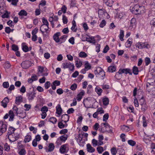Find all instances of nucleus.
Wrapping results in <instances>:
<instances>
[{
    "label": "nucleus",
    "mask_w": 155,
    "mask_h": 155,
    "mask_svg": "<svg viewBox=\"0 0 155 155\" xmlns=\"http://www.w3.org/2000/svg\"><path fill=\"white\" fill-rule=\"evenodd\" d=\"M132 11L136 15L143 14L144 13V8L143 6L136 4L132 8Z\"/></svg>",
    "instance_id": "nucleus-1"
},
{
    "label": "nucleus",
    "mask_w": 155,
    "mask_h": 155,
    "mask_svg": "<svg viewBox=\"0 0 155 155\" xmlns=\"http://www.w3.org/2000/svg\"><path fill=\"white\" fill-rule=\"evenodd\" d=\"M62 68L64 69L68 68L71 71H74V65L70 62H66L62 64Z\"/></svg>",
    "instance_id": "nucleus-2"
},
{
    "label": "nucleus",
    "mask_w": 155,
    "mask_h": 155,
    "mask_svg": "<svg viewBox=\"0 0 155 155\" xmlns=\"http://www.w3.org/2000/svg\"><path fill=\"white\" fill-rule=\"evenodd\" d=\"M8 138L11 142H14L19 138V135L17 133H13L8 136Z\"/></svg>",
    "instance_id": "nucleus-3"
},
{
    "label": "nucleus",
    "mask_w": 155,
    "mask_h": 155,
    "mask_svg": "<svg viewBox=\"0 0 155 155\" xmlns=\"http://www.w3.org/2000/svg\"><path fill=\"white\" fill-rule=\"evenodd\" d=\"M48 75V73L45 72L44 70V68L41 66H39L38 69L37 75L38 76H45Z\"/></svg>",
    "instance_id": "nucleus-4"
},
{
    "label": "nucleus",
    "mask_w": 155,
    "mask_h": 155,
    "mask_svg": "<svg viewBox=\"0 0 155 155\" xmlns=\"http://www.w3.org/2000/svg\"><path fill=\"white\" fill-rule=\"evenodd\" d=\"M136 46L137 48L140 49H142L145 48H148L150 47L148 44L146 43H142L141 42L137 43L136 45Z\"/></svg>",
    "instance_id": "nucleus-5"
},
{
    "label": "nucleus",
    "mask_w": 155,
    "mask_h": 155,
    "mask_svg": "<svg viewBox=\"0 0 155 155\" xmlns=\"http://www.w3.org/2000/svg\"><path fill=\"white\" fill-rule=\"evenodd\" d=\"M7 129L6 124L3 122H0V136L6 132Z\"/></svg>",
    "instance_id": "nucleus-6"
},
{
    "label": "nucleus",
    "mask_w": 155,
    "mask_h": 155,
    "mask_svg": "<svg viewBox=\"0 0 155 155\" xmlns=\"http://www.w3.org/2000/svg\"><path fill=\"white\" fill-rule=\"evenodd\" d=\"M68 150L69 149L68 145L65 144L61 146L59 150L61 153L64 154L67 152Z\"/></svg>",
    "instance_id": "nucleus-7"
},
{
    "label": "nucleus",
    "mask_w": 155,
    "mask_h": 155,
    "mask_svg": "<svg viewBox=\"0 0 155 155\" xmlns=\"http://www.w3.org/2000/svg\"><path fill=\"white\" fill-rule=\"evenodd\" d=\"M31 62L29 61H23L21 64V66L23 69H26L28 68L31 66Z\"/></svg>",
    "instance_id": "nucleus-8"
},
{
    "label": "nucleus",
    "mask_w": 155,
    "mask_h": 155,
    "mask_svg": "<svg viewBox=\"0 0 155 155\" xmlns=\"http://www.w3.org/2000/svg\"><path fill=\"white\" fill-rule=\"evenodd\" d=\"M49 29L48 25H42L40 27V30L42 32V34L44 35V33H48Z\"/></svg>",
    "instance_id": "nucleus-9"
},
{
    "label": "nucleus",
    "mask_w": 155,
    "mask_h": 155,
    "mask_svg": "<svg viewBox=\"0 0 155 155\" xmlns=\"http://www.w3.org/2000/svg\"><path fill=\"white\" fill-rule=\"evenodd\" d=\"M85 41L93 44H95L96 43V41L94 37H90L89 36L87 35L86 37Z\"/></svg>",
    "instance_id": "nucleus-10"
},
{
    "label": "nucleus",
    "mask_w": 155,
    "mask_h": 155,
    "mask_svg": "<svg viewBox=\"0 0 155 155\" xmlns=\"http://www.w3.org/2000/svg\"><path fill=\"white\" fill-rule=\"evenodd\" d=\"M60 35L61 33L60 32H58L54 35L53 38L56 42L58 43L60 42V39L59 38V36Z\"/></svg>",
    "instance_id": "nucleus-11"
},
{
    "label": "nucleus",
    "mask_w": 155,
    "mask_h": 155,
    "mask_svg": "<svg viewBox=\"0 0 155 155\" xmlns=\"http://www.w3.org/2000/svg\"><path fill=\"white\" fill-rule=\"evenodd\" d=\"M9 102V100L8 97H5L1 102V105L4 108H6Z\"/></svg>",
    "instance_id": "nucleus-12"
},
{
    "label": "nucleus",
    "mask_w": 155,
    "mask_h": 155,
    "mask_svg": "<svg viewBox=\"0 0 155 155\" xmlns=\"http://www.w3.org/2000/svg\"><path fill=\"white\" fill-rule=\"evenodd\" d=\"M93 129L94 130L97 131L98 129L99 128V130L101 132L104 133L105 132V131L103 129V128L102 127H99V124L98 123H96L94 125L93 127Z\"/></svg>",
    "instance_id": "nucleus-13"
},
{
    "label": "nucleus",
    "mask_w": 155,
    "mask_h": 155,
    "mask_svg": "<svg viewBox=\"0 0 155 155\" xmlns=\"http://www.w3.org/2000/svg\"><path fill=\"white\" fill-rule=\"evenodd\" d=\"M28 98L29 101L33 100L35 97V93L34 92H30L27 94Z\"/></svg>",
    "instance_id": "nucleus-14"
},
{
    "label": "nucleus",
    "mask_w": 155,
    "mask_h": 155,
    "mask_svg": "<svg viewBox=\"0 0 155 155\" xmlns=\"http://www.w3.org/2000/svg\"><path fill=\"white\" fill-rule=\"evenodd\" d=\"M119 70L120 71V73L121 74L122 73H125L126 74H127L128 73L131 75L132 74L131 70L129 68L124 69H120Z\"/></svg>",
    "instance_id": "nucleus-15"
},
{
    "label": "nucleus",
    "mask_w": 155,
    "mask_h": 155,
    "mask_svg": "<svg viewBox=\"0 0 155 155\" xmlns=\"http://www.w3.org/2000/svg\"><path fill=\"white\" fill-rule=\"evenodd\" d=\"M69 116L67 114H64L61 116V121L66 123L69 120Z\"/></svg>",
    "instance_id": "nucleus-16"
},
{
    "label": "nucleus",
    "mask_w": 155,
    "mask_h": 155,
    "mask_svg": "<svg viewBox=\"0 0 155 155\" xmlns=\"http://www.w3.org/2000/svg\"><path fill=\"white\" fill-rule=\"evenodd\" d=\"M99 71L98 75L97 76V77L101 79H104L105 76V72L101 69H100Z\"/></svg>",
    "instance_id": "nucleus-17"
},
{
    "label": "nucleus",
    "mask_w": 155,
    "mask_h": 155,
    "mask_svg": "<svg viewBox=\"0 0 155 155\" xmlns=\"http://www.w3.org/2000/svg\"><path fill=\"white\" fill-rule=\"evenodd\" d=\"M22 48L23 51L25 52H27L31 50V49H29V48L26 45V43H23L21 44Z\"/></svg>",
    "instance_id": "nucleus-18"
},
{
    "label": "nucleus",
    "mask_w": 155,
    "mask_h": 155,
    "mask_svg": "<svg viewBox=\"0 0 155 155\" xmlns=\"http://www.w3.org/2000/svg\"><path fill=\"white\" fill-rule=\"evenodd\" d=\"M87 149L88 152L93 153L95 151V149L89 143L87 144Z\"/></svg>",
    "instance_id": "nucleus-19"
},
{
    "label": "nucleus",
    "mask_w": 155,
    "mask_h": 155,
    "mask_svg": "<svg viewBox=\"0 0 155 155\" xmlns=\"http://www.w3.org/2000/svg\"><path fill=\"white\" fill-rule=\"evenodd\" d=\"M104 126V127L105 128L106 130L107 131H111L112 130L110 129L111 127L107 123H103L101 124V126H102V125Z\"/></svg>",
    "instance_id": "nucleus-20"
},
{
    "label": "nucleus",
    "mask_w": 155,
    "mask_h": 155,
    "mask_svg": "<svg viewBox=\"0 0 155 155\" xmlns=\"http://www.w3.org/2000/svg\"><path fill=\"white\" fill-rule=\"evenodd\" d=\"M22 97L21 96L16 97L15 103L16 104H19L20 103L22 102Z\"/></svg>",
    "instance_id": "nucleus-21"
},
{
    "label": "nucleus",
    "mask_w": 155,
    "mask_h": 155,
    "mask_svg": "<svg viewBox=\"0 0 155 155\" xmlns=\"http://www.w3.org/2000/svg\"><path fill=\"white\" fill-rule=\"evenodd\" d=\"M15 130V128H13L12 127H10L8 128L7 136L13 133H15L14 132V131Z\"/></svg>",
    "instance_id": "nucleus-22"
},
{
    "label": "nucleus",
    "mask_w": 155,
    "mask_h": 155,
    "mask_svg": "<svg viewBox=\"0 0 155 155\" xmlns=\"http://www.w3.org/2000/svg\"><path fill=\"white\" fill-rule=\"evenodd\" d=\"M48 147V149H47L46 151L47 152H51L54 150V146L53 143H51L49 144Z\"/></svg>",
    "instance_id": "nucleus-23"
},
{
    "label": "nucleus",
    "mask_w": 155,
    "mask_h": 155,
    "mask_svg": "<svg viewBox=\"0 0 155 155\" xmlns=\"http://www.w3.org/2000/svg\"><path fill=\"white\" fill-rule=\"evenodd\" d=\"M56 113L58 115H61V113L62 110L61 108V105L60 104H58L56 107Z\"/></svg>",
    "instance_id": "nucleus-24"
},
{
    "label": "nucleus",
    "mask_w": 155,
    "mask_h": 155,
    "mask_svg": "<svg viewBox=\"0 0 155 155\" xmlns=\"http://www.w3.org/2000/svg\"><path fill=\"white\" fill-rule=\"evenodd\" d=\"M9 116V120L12 121L13 120L14 117V114L13 111L12 110H10L8 113Z\"/></svg>",
    "instance_id": "nucleus-25"
},
{
    "label": "nucleus",
    "mask_w": 155,
    "mask_h": 155,
    "mask_svg": "<svg viewBox=\"0 0 155 155\" xmlns=\"http://www.w3.org/2000/svg\"><path fill=\"white\" fill-rule=\"evenodd\" d=\"M103 2L108 6L111 7L112 6L113 1L112 0H103Z\"/></svg>",
    "instance_id": "nucleus-26"
},
{
    "label": "nucleus",
    "mask_w": 155,
    "mask_h": 155,
    "mask_svg": "<svg viewBox=\"0 0 155 155\" xmlns=\"http://www.w3.org/2000/svg\"><path fill=\"white\" fill-rule=\"evenodd\" d=\"M116 70V67L115 66H110L108 68V71L110 72L113 73Z\"/></svg>",
    "instance_id": "nucleus-27"
},
{
    "label": "nucleus",
    "mask_w": 155,
    "mask_h": 155,
    "mask_svg": "<svg viewBox=\"0 0 155 155\" xmlns=\"http://www.w3.org/2000/svg\"><path fill=\"white\" fill-rule=\"evenodd\" d=\"M84 91L81 92L77 96V100L78 101H80L82 99L83 96L84 95Z\"/></svg>",
    "instance_id": "nucleus-28"
},
{
    "label": "nucleus",
    "mask_w": 155,
    "mask_h": 155,
    "mask_svg": "<svg viewBox=\"0 0 155 155\" xmlns=\"http://www.w3.org/2000/svg\"><path fill=\"white\" fill-rule=\"evenodd\" d=\"M103 102L104 105L107 106L109 104V100L107 97H105L103 99Z\"/></svg>",
    "instance_id": "nucleus-29"
},
{
    "label": "nucleus",
    "mask_w": 155,
    "mask_h": 155,
    "mask_svg": "<svg viewBox=\"0 0 155 155\" xmlns=\"http://www.w3.org/2000/svg\"><path fill=\"white\" fill-rule=\"evenodd\" d=\"M95 91L98 95L100 96L101 95V94L102 93L103 91L101 88L97 86L95 88Z\"/></svg>",
    "instance_id": "nucleus-30"
},
{
    "label": "nucleus",
    "mask_w": 155,
    "mask_h": 155,
    "mask_svg": "<svg viewBox=\"0 0 155 155\" xmlns=\"http://www.w3.org/2000/svg\"><path fill=\"white\" fill-rule=\"evenodd\" d=\"M124 31L121 29H120V34L119 35L120 39V40L122 41L124 40L123 38L124 36Z\"/></svg>",
    "instance_id": "nucleus-31"
},
{
    "label": "nucleus",
    "mask_w": 155,
    "mask_h": 155,
    "mask_svg": "<svg viewBox=\"0 0 155 155\" xmlns=\"http://www.w3.org/2000/svg\"><path fill=\"white\" fill-rule=\"evenodd\" d=\"M133 72L135 75L138 74L139 72L138 68L136 66H134L133 68Z\"/></svg>",
    "instance_id": "nucleus-32"
},
{
    "label": "nucleus",
    "mask_w": 155,
    "mask_h": 155,
    "mask_svg": "<svg viewBox=\"0 0 155 155\" xmlns=\"http://www.w3.org/2000/svg\"><path fill=\"white\" fill-rule=\"evenodd\" d=\"M82 65V63L80 60H77L75 61V65L78 68H80Z\"/></svg>",
    "instance_id": "nucleus-33"
},
{
    "label": "nucleus",
    "mask_w": 155,
    "mask_h": 155,
    "mask_svg": "<svg viewBox=\"0 0 155 155\" xmlns=\"http://www.w3.org/2000/svg\"><path fill=\"white\" fill-rule=\"evenodd\" d=\"M132 43V41L131 39L129 38L126 42V47L127 48L130 47Z\"/></svg>",
    "instance_id": "nucleus-34"
},
{
    "label": "nucleus",
    "mask_w": 155,
    "mask_h": 155,
    "mask_svg": "<svg viewBox=\"0 0 155 155\" xmlns=\"http://www.w3.org/2000/svg\"><path fill=\"white\" fill-rule=\"evenodd\" d=\"M136 22V19L134 18H133L130 21V27L131 26L132 28H133L134 26H135Z\"/></svg>",
    "instance_id": "nucleus-35"
},
{
    "label": "nucleus",
    "mask_w": 155,
    "mask_h": 155,
    "mask_svg": "<svg viewBox=\"0 0 155 155\" xmlns=\"http://www.w3.org/2000/svg\"><path fill=\"white\" fill-rule=\"evenodd\" d=\"M120 73V71L119 70L116 73L114 77L117 79H119L121 78L122 75Z\"/></svg>",
    "instance_id": "nucleus-36"
},
{
    "label": "nucleus",
    "mask_w": 155,
    "mask_h": 155,
    "mask_svg": "<svg viewBox=\"0 0 155 155\" xmlns=\"http://www.w3.org/2000/svg\"><path fill=\"white\" fill-rule=\"evenodd\" d=\"M18 15L20 16H26L27 15V13L25 10H22L19 12Z\"/></svg>",
    "instance_id": "nucleus-37"
},
{
    "label": "nucleus",
    "mask_w": 155,
    "mask_h": 155,
    "mask_svg": "<svg viewBox=\"0 0 155 155\" xmlns=\"http://www.w3.org/2000/svg\"><path fill=\"white\" fill-rule=\"evenodd\" d=\"M31 140V136L30 135H27L25 138L24 141L25 143L29 142Z\"/></svg>",
    "instance_id": "nucleus-38"
},
{
    "label": "nucleus",
    "mask_w": 155,
    "mask_h": 155,
    "mask_svg": "<svg viewBox=\"0 0 155 155\" xmlns=\"http://www.w3.org/2000/svg\"><path fill=\"white\" fill-rule=\"evenodd\" d=\"M87 56V55L86 53L84 51L81 52L79 54V56L81 58H86Z\"/></svg>",
    "instance_id": "nucleus-39"
},
{
    "label": "nucleus",
    "mask_w": 155,
    "mask_h": 155,
    "mask_svg": "<svg viewBox=\"0 0 155 155\" xmlns=\"http://www.w3.org/2000/svg\"><path fill=\"white\" fill-rule=\"evenodd\" d=\"M91 102L87 101V100L84 99L83 101V104L84 107H86L87 108H89L90 107L88 106L89 104Z\"/></svg>",
    "instance_id": "nucleus-40"
},
{
    "label": "nucleus",
    "mask_w": 155,
    "mask_h": 155,
    "mask_svg": "<svg viewBox=\"0 0 155 155\" xmlns=\"http://www.w3.org/2000/svg\"><path fill=\"white\" fill-rule=\"evenodd\" d=\"M49 121L53 124H55L57 122V119L55 117H52L50 118Z\"/></svg>",
    "instance_id": "nucleus-41"
},
{
    "label": "nucleus",
    "mask_w": 155,
    "mask_h": 155,
    "mask_svg": "<svg viewBox=\"0 0 155 155\" xmlns=\"http://www.w3.org/2000/svg\"><path fill=\"white\" fill-rule=\"evenodd\" d=\"M84 68L85 69H86L87 71L90 69L91 68V66L90 64L87 62H86L84 65Z\"/></svg>",
    "instance_id": "nucleus-42"
},
{
    "label": "nucleus",
    "mask_w": 155,
    "mask_h": 155,
    "mask_svg": "<svg viewBox=\"0 0 155 155\" xmlns=\"http://www.w3.org/2000/svg\"><path fill=\"white\" fill-rule=\"evenodd\" d=\"M97 150L98 153H101L103 152L104 151V150L103 149V148L102 147H98L97 148Z\"/></svg>",
    "instance_id": "nucleus-43"
},
{
    "label": "nucleus",
    "mask_w": 155,
    "mask_h": 155,
    "mask_svg": "<svg viewBox=\"0 0 155 155\" xmlns=\"http://www.w3.org/2000/svg\"><path fill=\"white\" fill-rule=\"evenodd\" d=\"M151 61L150 59L148 57H146L145 58V65L147 66L150 63Z\"/></svg>",
    "instance_id": "nucleus-44"
},
{
    "label": "nucleus",
    "mask_w": 155,
    "mask_h": 155,
    "mask_svg": "<svg viewBox=\"0 0 155 155\" xmlns=\"http://www.w3.org/2000/svg\"><path fill=\"white\" fill-rule=\"evenodd\" d=\"M111 151L113 155H115L117 152L116 148L114 147H113L111 149Z\"/></svg>",
    "instance_id": "nucleus-45"
},
{
    "label": "nucleus",
    "mask_w": 155,
    "mask_h": 155,
    "mask_svg": "<svg viewBox=\"0 0 155 155\" xmlns=\"http://www.w3.org/2000/svg\"><path fill=\"white\" fill-rule=\"evenodd\" d=\"M18 153L20 155H25L26 153V151L24 149H21L18 152Z\"/></svg>",
    "instance_id": "nucleus-46"
},
{
    "label": "nucleus",
    "mask_w": 155,
    "mask_h": 155,
    "mask_svg": "<svg viewBox=\"0 0 155 155\" xmlns=\"http://www.w3.org/2000/svg\"><path fill=\"white\" fill-rule=\"evenodd\" d=\"M106 24V21L105 20H103L101 22L99 26L101 28H103L104 26Z\"/></svg>",
    "instance_id": "nucleus-47"
},
{
    "label": "nucleus",
    "mask_w": 155,
    "mask_h": 155,
    "mask_svg": "<svg viewBox=\"0 0 155 155\" xmlns=\"http://www.w3.org/2000/svg\"><path fill=\"white\" fill-rule=\"evenodd\" d=\"M98 141L97 140L93 139L92 140V143L94 147H96L97 146H98Z\"/></svg>",
    "instance_id": "nucleus-48"
},
{
    "label": "nucleus",
    "mask_w": 155,
    "mask_h": 155,
    "mask_svg": "<svg viewBox=\"0 0 155 155\" xmlns=\"http://www.w3.org/2000/svg\"><path fill=\"white\" fill-rule=\"evenodd\" d=\"M128 143L130 145L134 146L136 144V142L135 141H134L132 140H130L128 141Z\"/></svg>",
    "instance_id": "nucleus-49"
},
{
    "label": "nucleus",
    "mask_w": 155,
    "mask_h": 155,
    "mask_svg": "<svg viewBox=\"0 0 155 155\" xmlns=\"http://www.w3.org/2000/svg\"><path fill=\"white\" fill-rule=\"evenodd\" d=\"M5 150L8 151L10 150V148L9 145L7 143H5Z\"/></svg>",
    "instance_id": "nucleus-50"
},
{
    "label": "nucleus",
    "mask_w": 155,
    "mask_h": 155,
    "mask_svg": "<svg viewBox=\"0 0 155 155\" xmlns=\"http://www.w3.org/2000/svg\"><path fill=\"white\" fill-rule=\"evenodd\" d=\"M67 135H62L60 137V139L61 141H65L67 139Z\"/></svg>",
    "instance_id": "nucleus-51"
},
{
    "label": "nucleus",
    "mask_w": 155,
    "mask_h": 155,
    "mask_svg": "<svg viewBox=\"0 0 155 155\" xmlns=\"http://www.w3.org/2000/svg\"><path fill=\"white\" fill-rule=\"evenodd\" d=\"M96 112L98 114L99 113L100 114H102L104 113V110H103V109L101 107L97 108Z\"/></svg>",
    "instance_id": "nucleus-52"
},
{
    "label": "nucleus",
    "mask_w": 155,
    "mask_h": 155,
    "mask_svg": "<svg viewBox=\"0 0 155 155\" xmlns=\"http://www.w3.org/2000/svg\"><path fill=\"white\" fill-rule=\"evenodd\" d=\"M13 111L14 113L16 114L17 115H18V109L16 106H14L13 108Z\"/></svg>",
    "instance_id": "nucleus-53"
},
{
    "label": "nucleus",
    "mask_w": 155,
    "mask_h": 155,
    "mask_svg": "<svg viewBox=\"0 0 155 155\" xmlns=\"http://www.w3.org/2000/svg\"><path fill=\"white\" fill-rule=\"evenodd\" d=\"M83 136H84L83 134H78V140H79L78 142L79 143H81V141L82 140Z\"/></svg>",
    "instance_id": "nucleus-54"
},
{
    "label": "nucleus",
    "mask_w": 155,
    "mask_h": 155,
    "mask_svg": "<svg viewBox=\"0 0 155 155\" xmlns=\"http://www.w3.org/2000/svg\"><path fill=\"white\" fill-rule=\"evenodd\" d=\"M42 21L43 24V25H49L48 22L46 18H43L42 19Z\"/></svg>",
    "instance_id": "nucleus-55"
},
{
    "label": "nucleus",
    "mask_w": 155,
    "mask_h": 155,
    "mask_svg": "<svg viewBox=\"0 0 155 155\" xmlns=\"http://www.w3.org/2000/svg\"><path fill=\"white\" fill-rule=\"evenodd\" d=\"M66 38L67 36L66 35H64L62 36L60 38V39L61 43L63 41H65L66 39Z\"/></svg>",
    "instance_id": "nucleus-56"
},
{
    "label": "nucleus",
    "mask_w": 155,
    "mask_h": 155,
    "mask_svg": "<svg viewBox=\"0 0 155 155\" xmlns=\"http://www.w3.org/2000/svg\"><path fill=\"white\" fill-rule=\"evenodd\" d=\"M48 110V108L45 106H44L41 109V111H42V112H46Z\"/></svg>",
    "instance_id": "nucleus-57"
},
{
    "label": "nucleus",
    "mask_w": 155,
    "mask_h": 155,
    "mask_svg": "<svg viewBox=\"0 0 155 155\" xmlns=\"http://www.w3.org/2000/svg\"><path fill=\"white\" fill-rule=\"evenodd\" d=\"M141 109L143 111H145L147 108V106L146 104V103H144L142 105H141Z\"/></svg>",
    "instance_id": "nucleus-58"
},
{
    "label": "nucleus",
    "mask_w": 155,
    "mask_h": 155,
    "mask_svg": "<svg viewBox=\"0 0 155 155\" xmlns=\"http://www.w3.org/2000/svg\"><path fill=\"white\" fill-rule=\"evenodd\" d=\"M24 106L26 108L25 110L26 111L29 110L31 107V105L27 104H25Z\"/></svg>",
    "instance_id": "nucleus-59"
},
{
    "label": "nucleus",
    "mask_w": 155,
    "mask_h": 155,
    "mask_svg": "<svg viewBox=\"0 0 155 155\" xmlns=\"http://www.w3.org/2000/svg\"><path fill=\"white\" fill-rule=\"evenodd\" d=\"M109 115L107 113L105 114L103 116V120L106 121L108 118Z\"/></svg>",
    "instance_id": "nucleus-60"
},
{
    "label": "nucleus",
    "mask_w": 155,
    "mask_h": 155,
    "mask_svg": "<svg viewBox=\"0 0 155 155\" xmlns=\"http://www.w3.org/2000/svg\"><path fill=\"white\" fill-rule=\"evenodd\" d=\"M4 88H8L9 87V83L8 82H4L2 84Z\"/></svg>",
    "instance_id": "nucleus-61"
},
{
    "label": "nucleus",
    "mask_w": 155,
    "mask_h": 155,
    "mask_svg": "<svg viewBox=\"0 0 155 155\" xmlns=\"http://www.w3.org/2000/svg\"><path fill=\"white\" fill-rule=\"evenodd\" d=\"M77 87V85L76 84H73L71 87V89L73 91L76 89Z\"/></svg>",
    "instance_id": "nucleus-62"
},
{
    "label": "nucleus",
    "mask_w": 155,
    "mask_h": 155,
    "mask_svg": "<svg viewBox=\"0 0 155 155\" xmlns=\"http://www.w3.org/2000/svg\"><path fill=\"white\" fill-rule=\"evenodd\" d=\"M58 127L60 129H62L64 127V124H63L62 121H60L58 123Z\"/></svg>",
    "instance_id": "nucleus-63"
},
{
    "label": "nucleus",
    "mask_w": 155,
    "mask_h": 155,
    "mask_svg": "<svg viewBox=\"0 0 155 155\" xmlns=\"http://www.w3.org/2000/svg\"><path fill=\"white\" fill-rule=\"evenodd\" d=\"M12 49L13 50L15 51H17L18 50V47L17 46L13 45L12 46Z\"/></svg>",
    "instance_id": "nucleus-64"
}]
</instances>
